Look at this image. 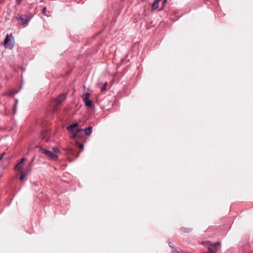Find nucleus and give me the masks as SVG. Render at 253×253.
Instances as JSON below:
<instances>
[{"instance_id":"obj_6","label":"nucleus","mask_w":253,"mask_h":253,"mask_svg":"<svg viewBox=\"0 0 253 253\" xmlns=\"http://www.w3.org/2000/svg\"><path fill=\"white\" fill-rule=\"evenodd\" d=\"M65 154L67 155H72L75 156V159H77L79 155L80 152H79L77 154H76L75 151L71 148H68L65 150Z\"/></svg>"},{"instance_id":"obj_17","label":"nucleus","mask_w":253,"mask_h":253,"mask_svg":"<svg viewBox=\"0 0 253 253\" xmlns=\"http://www.w3.org/2000/svg\"><path fill=\"white\" fill-rule=\"evenodd\" d=\"M53 151H54V152L57 153V152H58L59 151V150L58 148L54 147L53 148Z\"/></svg>"},{"instance_id":"obj_2","label":"nucleus","mask_w":253,"mask_h":253,"mask_svg":"<svg viewBox=\"0 0 253 253\" xmlns=\"http://www.w3.org/2000/svg\"><path fill=\"white\" fill-rule=\"evenodd\" d=\"M40 151L41 153L45 154L47 156L50 160L56 161L58 159V156L53 153L51 151L46 150L45 149L41 148Z\"/></svg>"},{"instance_id":"obj_16","label":"nucleus","mask_w":253,"mask_h":253,"mask_svg":"<svg viewBox=\"0 0 253 253\" xmlns=\"http://www.w3.org/2000/svg\"><path fill=\"white\" fill-rule=\"evenodd\" d=\"M78 147L81 150H83L84 149V145L83 144H79Z\"/></svg>"},{"instance_id":"obj_12","label":"nucleus","mask_w":253,"mask_h":253,"mask_svg":"<svg viewBox=\"0 0 253 253\" xmlns=\"http://www.w3.org/2000/svg\"><path fill=\"white\" fill-rule=\"evenodd\" d=\"M169 246L172 249V253H184L180 249L175 248L169 244Z\"/></svg>"},{"instance_id":"obj_5","label":"nucleus","mask_w":253,"mask_h":253,"mask_svg":"<svg viewBox=\"0 0 253 253\" xmlns=\"http://www.w3.org/2000/svg\"><path fill=\"white\" fill-rule=\"evenodd\" d=\"M32 166V163L29 164L28 168H27L26 170L25 171H23L22 172H20L21 173V175L19 177V180L21 181H22L27 176L28 174L31 171V167Z\"/></svg>"},{"instance_id":"obj_7","label":"nucleus","mask_w":253,"mask_h":253,"mask_svg":"<svg viewBox=\"0 0 253 253\" xmlns=\"http://www.w3.org/2000/svg\"><path fill=\"white\" fill-rule=\"evenodd\" d=\"M66 98L65 94H62L60 95L55 100V104L56 106H58L60 105L64 100H65Z\"/></svg>"},{"instance_id":"obj_18","label":"nucleus","mask_w":253,"mask_h":253,"mask_svg":"<svg viewBox=\"0 0 253 253\" xmlns=\"http://www.w3.org/2000/svg\"><path fill=\"white\" fill-rule=\"evenodd\" d=\"M5 153H2L0 155V161H1V160L3 158V156H4L5 155Z\"/></svg>"},{"instance_id":"obj_14","label":"nucleus","mask_w":253,"mask_h":253,"mask_svg":"<svg viewBox=\"0 0 253 253\" xmlns=\"http://www.w3.org/2000/svg\"><path fill=\"white\" fill-rule=\"evenodd\" d=\"M17 93V91H16V92H14L13 91H10L9 92L6 93L5 94V95H8V96H12L15 93Z\"/></svg>"},{"instance_id":"obj_13","label":"nucleus","mask_w":253,"mask_h":253,"mask_svg":"<svg viewBox=\"0 0 253 253\" xmlns=\"http://www.w3.org/2000/svg\"><path fill=\"white\" fill-rule=\"evenodd\" d=\"M161 1V0H155L152 5V9L153 10L156 9L159 7V2Z\"/></svg>"},{"instance_id":"obj_22","label":"nucleus","mask_w":253,"mask_h":253,"mask_svg":"<svg viewBox=\"0 0 253 253\" xmlns=\"http://www.w3.org/2000/svg\"><path fill=\"white\" fill-rule=\"evenodd\" d=\"M22 0H17L18 3H20Z\"/></svg>"},{"instance_id":"obj_4","label":"nucleus","mask_w":253,"mask_h":253,"mask_svg":"<svg viewBox=\"0 0 253 253\" xmlns=\"http://www.w3.org/2000/svg\"><path fill=\"white\" fill-rule=\"evenodd\" d=\"M25 161L26 159L25 158L21 159L20 161L15 167L14 170L16 171H18L19 172H22L24 171L23 169V167L24 165V162Z\"/></svg>"},{"instance_id":"obj_8","label":"nucleus","mask_w":253,"mask_h":253,"mask_svg":"<svg viewBox=\"0 0 253 253\" xmlns=\"http://www.w3.org/2000/svg\"><path fill=\"white\" fill-rule=\"evenodd\" d=\"M82 132L83 134H86V135H89L92 132V127H88L85 129H79V132Z\"/></svg>"},{"instance_id":"obj_20","label":"nucleus","mask_w":253,"mask_h":253,"mask_svg":"<svg viewBox=\"0 0 253 253\" xmlns=\"http://www.w3.org/2000/svg\"><path fill=\"white\" fill-rule=\"evenodd\" d=\"M46 10V7H44L42 9V12L43 14H45V12Z\"/></svg>"},{"instance_id":"obj_19","label":"nucleus","mask_w":253,"mask_h":253,"mask_svg":"<svg viewBox=\"0 0 253 253\" xmlns=\"http://www.w3.org/2000/svg\"><path fill=\"white\" fill-rule=\"evenodd\" d=\"M167 0H164L163 2V7L162 8H163L165 4V3L167 2Z\"/></svg>"},{"instance_id":"obj_21","label":"nucleus","mask_w":253,"mask_h":253,"mask_svg":"<svg viewBox=\"0 0 253 253\" xmlns=\"http://www.w3.org/2000/svg\"><path fill=\"white\" fill-rule=\"evenodd\" d=\"M17 103H18V100L16 99L15 100V106L17 105Z\"/></svg>"},{"instance_id":"obj_9","label":"nucleus","mask_w":253,"mask_h":253,"mask_svg":"<svg viewBox=\"0 0 253 253\" xmlns=\"http://www.w3.org/2000/svg\"><path fill=\"white\" fill-rule=\"evenodd\" d=\"M79 129L76 130L75 131L72 132V133L70 134V136L72 138H76V137H82L84 134H83L82 132H79Z\"/></svg>"},{"instance_id":"obj_3","label":"nucleus","mask_w":253,"mask_h":253,"mask_svg":"<svg viewBox=\"0 0 253 253\" xmlns=\"http://www.w3.org/2000/svg\"><path fill=\"white\" fill-rule=\"evenodd\" d=\"M90 96V93L85 92L84 93L82 96L83 99L85 103V105L88 107H91L92 106V102L91 100L89 99Z\"/></svg>"},{"instance_id":"obj_11","label":"nucleus","mask_w":253,"mask_h":253,"mask_svg":"<svg viewBox=\"0 0 253 253\" xmlns=\"http://www.w3.org/2000/svg\"><path fill=\"white\" fill-rule=\"evenodd\" d=\"M78 123H75L74 124L70 125L69 126L67 127V129L69 130L70 134L72 133V132L75 131V128L76 126H78Z\"/></svg>"},{"instance_id":"obj_15","label":"nucleus","mask_w":253,"mask_h":253,"mask_svg":"<svg viewBox=\"0 0 253 253\" xmlns=\"http://www.w3.org/2000/svg\"><path fill=\"white\" fill-rule=\"evenodd\" d=\"M106 87V83L102 86L101 91L103 92V91L105 90Z\"/></svg>"},{"instance_id":"obj_10","label":"nucleus","mask_w":253,"mask_h":253,"mask_svg":"<svg viewBox=\"0 0 253 253\" xmlns=\"http://www.w3.org/2000/svg\"><path fill=\"white\" fill-rule=\"evenodd\" d=\"M17 19L19 20V24L22 25L27 24L29 21L27 18H24L19 15L17 17Z\"/></svg>"},{"instance_id":"obj_1","label":"nucleus","mask_w":253,"mask_h":253,"mask_svg":"<svg viewBox=\"0 0 253 253\" xmlns=\"http://www.w3.org/2000/svg\"><path fill=\"white\" fill-rule=\"evenodd\" d=\"M4 46L9 49H12L14 46V38L11 34L7 35L4 41Z\"/></svg>"}]
</instances>
